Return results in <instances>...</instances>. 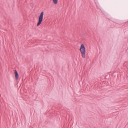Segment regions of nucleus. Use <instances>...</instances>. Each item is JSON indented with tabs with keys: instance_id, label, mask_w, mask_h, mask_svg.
I'll list each match as a JSON object with an SVG mask.
<instances>
[{
	"instance_id": "f257e3e1",
	"label": "nucleus",
	"mask_w": 128,
	"mask_h": 128,
	"mask_svg": "<svg viewBox=\"0 0 128 128\" xmlns=\"http://www.w3.org/2000/svg\"><path fill=\"white\" fill-rule=\"evenodd\" d=\"M80 50L82 54V57L84 58H85V55L86 50L85 46L83 44H82L81 45Z\"/></svg>"
},
{
	"instance_id": "f03ea898",
	"label": "nucleus",
	"mask_w": 128,
	"mask_h": 128,
	"mask_svg": "<svg viewBox=\"0 0 128 128\" xmlns=\"http://www.w3.org/2000/svg\"><path fill=\"white\" fill-rule=\"evenodd\" d=\"M44 15V12L42 11L41 12L40 16H39L38 22L36 24L37 26H38L41 24Z\"/></svg>"
},
{
	"instance_id": "7ed1b4c3",
	"label": "nucleus",
	"mask_w": 128,
	"mask_h": 128,
	"mask_svg": "<svg viewBox=\"0 0 128 128\" xmlns=\"http://www.w3.org/2000/svg\"><path fill=\"white\" fill-rule=\"evenodd\" d=\"M14 74L15 75V77L16 80H18L19 77L18 74L16 70H15L14 72Z\"/></svg>"
},
{
	"instance_id": "20e7f679",
	"label": "nucleus",
	"mask_w": 128,
	"mask_h": 128,
	"mask_svg": "<svg viewBox=\"0 0 128 128\" xmlns=\"http://www.w3.org/2000/svg\"><path fill=\"white\" fill-rule=\"evenodd\" d=\"M53 3L55 4H56L58 2V0H52Z\"/></svg>"
}]
</instances>
